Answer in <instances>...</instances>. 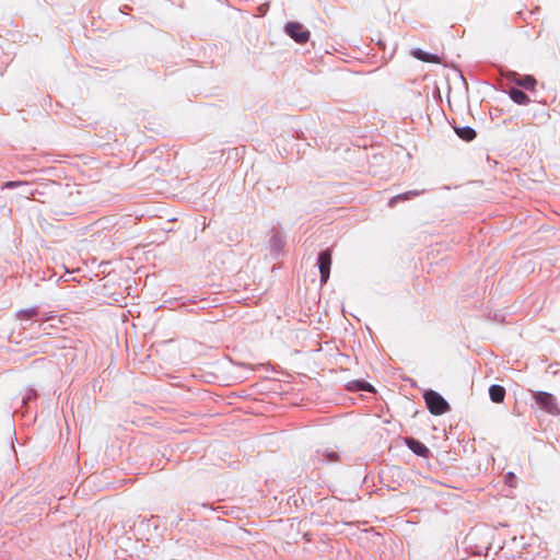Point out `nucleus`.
<instances>
[{"label":"nucleus","instance_id":"obj_1","mask_svg":"<svg viewBox=\"0 0 560 560\" xmlns=\"http://www.w3.org/2000/svg\"><path fill=\"white\" fill-rule=\"evenodd\" d=\"M530 396L537 408L551 417L560 416V406L557 397L545 390H533L529 389Z\"/></svg>","mask_w":560,"mask_h":560},{"label":"nucleus","instance_id":"obj_2","mask_svg":"<svg viewBox=\"0 0 560 560\" xmlns=\"http://www.w3.org/2000/svg\"><path fill=\"white\" fill-rule=\"evenodd\" d=\"M423 398L428 410L434 416H441L450 410V405L445 398L433 389L425 390Z\"/></svg>","mask_w":560,"mask_h":560},{"label":"nucleus","instance_id":"obj_3","mask_svg":"<svg viewBox=\"0 0 560 560\" xmlns=\"http://www.w3.org/2000/svg\"><path fill=\"white\" fill-rule=\"evenodd\" d=\"M285 34L298 44H305L311 37V33L299 22H288L284 26Z\"/></svg>","mask_w":560,"mask_h":560},{"label":"nucleus","instance_id":"obj_4","mask_svg":"<svg viewBox=\"0 0 560 560\" xmlns=\"http://www.w3.org/2000/svg\"><path fill=\"white\" fill-rule=\"evenodd\" d=\"M21 188L20 196L25 197L27 199L33 198L37 200V195H43V192L38 191V189L33 188L28 182L24 180H9L2 184L1 189H14Z\"/></svg>","mask_w":560,"mask_h":560},{"label":"nucleus","instance_id":"obj_5","mask_svg":"<svg viewBox=\"0 0 560 560\" xmlns=\"http://www.w3.org/2000/svg\"><path fill=\"white\" fill-rule=\"evenodd\" d=\"M317 267L320 275V282L326 283L330 276L331 250L325 249L318 253Z\"/></svg>","mask_w":560,"mask_h":560},{"label":"nucleus","instance_id":"obj_6","mask_svg":"<svg viewBox=\"0 0 560 560\" xmlns=\"http://www.w3.org/2000/svg\"><path fill=\"white\" fill-rule=\"evenodd\" d=\"M405 444L416 455L428 458L430 456V450L419 440L415 438H406Z\"/></svg>","mask_w":560,"mask_h":560},{"label":"nucleus","instance_id":"obj_7","mask_svg":"<svg viewBox=\"0 0 560 560\" xmlns=\"http://www.w3.org/2000/svg\"><path fill=\"white\" fill-rule=\"evenodd\" d=\"M513 81L515 82L516 85H518L525 90H528V91L534 90L536 86V83H537L536 79L529 74L520 75L517 73H514Z\"/></svg>","mask_w":560,"mask_h":560},{"label":"nucleus","instance_id":"obj_8","mask_svg":"<svg viewBox=\"0 0 560 560\" xmlns=\"http://www.w3.org/2000/svg\"><path fill=\"white\" fill-rule=\"evenodd\" d=\"M424 192H425V189H422V190L415 189V190H409V191L396 195V196H394L393 198L389 199L388 206L390 208H393V207H395L400 201L409 200V199H411L413 197H418V196H420V195H422Z\"/></svg>","mask_w":560,"mask_h":560},{"label":"nucleus","instance_id":"obj_9","mask_svg":"<svg viewBox=\"0 0 560 560\" xmlns=\"http://www.w3.org/2000/svg\"><path fill=\"white\" fill-rule=\"evenodd\" d=\"M411 55L418 59V60H421V61H424V62H432V63H438L440 62V58L438 55H434V54H430V52H427L424 50H422L421 48H415L411 50Z\"/></svg>","mask_w":560,"mask_h":560},{"label":"nucleus","instance_id":"obj_10","mask_svg":"<svg viewBox=\"0 0 560 560\" xmlns=\"http://www.w3.org/2000/svg\"><path fill=\"white\" fill-rule=\"evenodd\" d=\"M505 394V388L501 385L493 384L489 387V397L495 404L503 402Z\"/></svg>","mask_w":560,"mask_h":560},{"label":"nucleus","instance_id":"obj_11","mask_svg":"<svg viewBox=\"0 0 560 560\" xmlns=\"http://www.w3.org/2000/svg\"><path fill=\"white\" fill-rule=\"evenodd\" d=\"M509 95L511 100L518 105H526L529 103L528 95L518 88H511Z\"/></svg>","mask_w":560,"mask_h":560},{"label":"nucleus","instance_id":"obj_12","mask_svg":"<svg viewBox=\"0 0 560 560\" xmlns=\"http://www.w3.org/2000/svg\"><path fill=\"white\" fill-rule=\"evenodd\" d=\"M456 135L464 141H471L476 138V130L469 126L454 127Z\"/></svg>","mask_w":560,"mask_h":560},{"label":"nucleus","instance_id":"obj_13","mask_svg":"<svg viewBox=\"0 0 560 560\" xmlns=\"http://www.w3.org/2000/svg\"><path fill=\"white\" fill-rule=\"evenodd\" d=\"M269 246H270L271 254H276V255L279 254L280 250L284 246V241H283L282 236L279 233L272 234L269 240Z\"/></svg>","mask_w":560,"mask_h":560},{"label":"nucleus","instance_id":"obj_14","mask_svg":"<svg viewBox=\"0 0 560 560\" xmlns=\"http://www.w3.org/2000/svg\"><path fill=\"white\" fill-rule=\"evenodd\" d=\"M37 315H38V308L36 306L30 307V308H25V310H20L16 313V316L20 319H30V318H33V317H35Z\"/></svg>","mask_w":560,"mask_h":560},{"label":"nucleus","instance_id":"obj_15","mask_svg":"<svg viewBox=\"0 0 560 560\" xmlns=\"http://www.w3.org/2000/svg\"><path fill=\"white\" fill-rule=\"evenodd\" d=\"M358 388L361 389V390H365V392H373L374 388L371 384L364 382V381H360L358 382Z\"/></svg>","mask_w":560,"mask_h":560},{"label":"nucleus","instance_id":"obj_16","mask_svg":"<svg viewBox=\"0 0 560 560\" xmlns=\"http://www.w3.org/2000/svg\"><path fill=\"white\" fill-rule=\"evenodd\" d=\"M37 396V393L35 389L30 388L26 393V395L23 397V404H26L31 399H35Z\"/></svg>","mask_w":560,"mask_h":560},{"label":"nucleus","instance_id":"obj_17","mask_svg":"<svg viewBox=\"0 0 560 560\" xmlns=\"http://www.w3.org/2000/svg\"><path fill=\"white\" fill-rule=\"evenodd\" d=\"M325 456L329 462H337L339 459V455L335 451H326Z\"/></svg>","mask_w":560,"mask_h":560}]
</instances>
